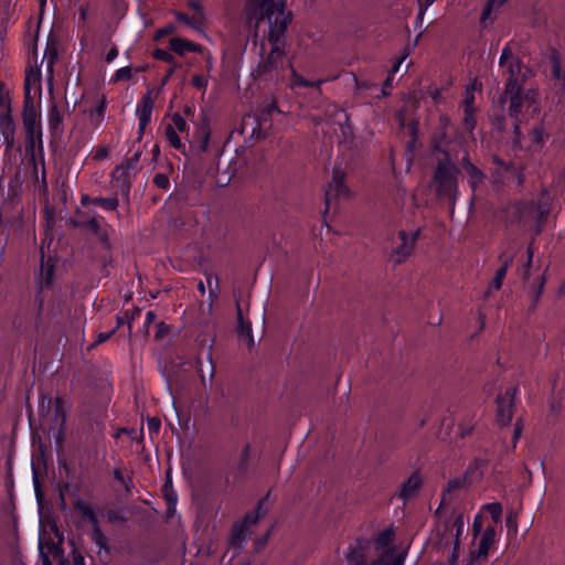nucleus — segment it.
<instances>
[{"mask_svg": "<svg viewBox=\"0 0 565 565\" xmlns=\"http://www.w3.org/2000/svg\"><path fill=\"white\" fill-rule=\"evenodd\" d=\"M92 540L100 550L109 551L108 540L103 532L100 524H97L93 527Z\"/></svg>", "mask_w": 565, "mask_h": 565, "instance_id": "40", "label": "nucleus"}, {"mask_svg": "<svg viewBox=\"0 0 565 565\" xmlns=\"http://www.w3.org/2000/svg\"><path fill=\"white\" fill-rule=\"evenodd\" d=\"M188 7L194 11L193 17L199 19L204 24L205 21V11L203 6L198 0H189Z\"/></svg>", "mask_w": 565, "mask_h": 565, "instance_id": "46", "label": "nucleus"}, {"mask_svg": "<svg viewBox=\"0 0 565 565\" xmlns=\"http://www.w3.org/2000/svg\"><path fill=\"white\" fill-rule=\"evenodd\" d=\"M459 168L448 154L440 159L433 174V183L439 198L455 200L458 191L457 175Z\"/></svg>", "mask_w": 565, "mask_h": 565, "instance_id": "1", "label": "nucleus"}, {"mask_svg": "<svg viewBox=\"0 0 565 565\" xmlns=\"http://www.w3.org/2000/svg\"><path fill=\"white\" fill-rule=\"evenodd\" d=\"M106 107H107V102H106L105 97H103L98 102V104L94 107V109L92 110V115L103 118L105 115V111H106Z\"/></svg>", "mask_w": 565, "mask_h": 565, "instance_id": "58", "label": "nucleus"}, {"mask_svg": "<svg viewBox=\"0 0 565 565\" xmlns=\"http://www.w3.org/2000/svg\"><path fill=\"white\" fill-rule=\"evenodd\" d=\"M177 150L182 152L186 149V143H170ZM228 143H188L189 150L195 153L200 160H206L210 152L214 153V157L220 156L221 146H227Z\"/></svg>", "mask_w": 565, "mask_h": 565, "instance_id": "12", "label": "nucleus"}, {"mask_svg": "<svg viewBox=\"0 0 565 565\" xmlns=\"http://www.w3.org/2000/svg\"><path fill=\"white\" fill-rule=\"evenodd\" d=\"M547 58L551 67L553 102L557 110L565 116V63L561 52L555 47L550 49Z\"/></svg>", "mask_w": 565, "mask_h": 565, "instance_id": "3", "label": "nucleus"}, {"mask_svg": "<svg viewBox=\"0 0 565 565\" xmlns=\"http://www.w3.org/2000/svg\"><path fill=\"white\" fill-rule=\"evenodd\" d=\"M509 100V115L514 129V138L512 141H520L521 132L518 116L522 113L525 102L529 100V94L524 92V85L514 87L513 89H504L500 97V103L504 105Z\"/></svg>", "mask_w": 565, "mask_h": 565, "instance_id": "5", "label": "nucleus"}, {"mask_svg": "<svg viewBox=\"0 0 565 565\" xmlns=\"http://www.w3.org/2000/svg\"><path fill=\"white\" fill-rule=\"evenodd\" d=\"M135 177V173L126 171L120 166H116L110 173L111 183L116 190L115 194L129 202L132 180Z\"/></svg>", "mask_w": 565, "mask_h": 565, "instance_id": "11", "label": "nucleus"}, {"mask_svg": "<svg viewBox=\"0 0 565 565\" xmlns=\"http://www.w3.org/2000/svg\"><path fill=\"white\" fill-rule=\"evenodd\" d=\"M113 476H114L115 480H117L118 482H120V483L125 487V489H126L127 491H129V490H130V487L132 486V480H131L130 478H127V479H126V478L124 477V475H122V472H121V470H120V469L115 468V469L113 470Z\"/></svg>", "mask_w": 565, "mask_h": 565, "instance_id": "54", "label": "nucleus"}, {"mask_svg": "<svg viewBox=\"0 0 565 565\" xmlns=\"http://www.w3.org/2000/svg\"><path fill=\"white\" fill-rule=\"evenodd\" d=\"M210 136H211V134H210L209 121L204 115H201L200 122H196V137H198L196 141H204V142L211 141Z\"/></svg>", "mask_w": 565, "mask_h": 565, "instance_id": "41", "label": "nucleus"}, {"mask_svg": "<svg viewBox=\"0 0 565 565\" xmlns=\"http://www.w3.org/2000/svg\"><path fill=\"white\" fill-rule=\"evenodd\" d=\"M495 535H497L495 526L494 525L487 526V529L483 531V533L480 537L478 550L475 555L476 558H487L488 557L490 547L495 542Z\"/></svg>", "mask_w": 565, "mask_h": 565, "instance_id": "25", "label": "nucleus"}, {"mask_svg": "<svg viewBox=\"0 0 565 565\" xmlns=\"http://www.w3.org/2000/svg\"><path fill=\"white\" fill-rule=\"evenodd\" d=\"M175 31V26L172 23L164 25L156 31V39H161L172 34Z\"/></svg>", "mask_w": 565, "mask_h": 565, "instance_id": "61", "label": "nucleus"}, {"mask_svg": "<svg viewBox=\"0 0 565 565\" xmlns=\"http://www.w3.org/2000/svg\"><path fill=\"white\" fill-rule=\"evenodd\" d=\"M25 145V152H26V161L28 164L32 167V177L35 181H39V170L36 164V158H35V150L39 149L40 151L43 150V143H24Z\"/></svg>", "mask_w": 565, "mask_h": 565, "instance_id": "33", "label": "nucleus"}, {"mask_svg": "<svg viewBox=\"0 0 565 565\" xmlns=\"http://www.w3.org/2000/svg\"><path fill=\"white\" fill-rule=\"evenodd\" d=\"M57 57L56 51L54 49H46L44 52L43 61H46V71L50 74H53V68L55 64V60Z\"/></svg>", "mask_w": 565, "mask_h": 565, "instance_id": "49", "label": "nucleus"}, {"mask_svg": "<svg viewBox=\"0 0 565 565\" xmlns=\"http://www.w3.org/2000/svg\"><path fill=\"white\" fill-rule=\"evenodd\" d=\"M250 454L252 447L249 444H246L241 450L239 459L235 467V479L245 480L249 470Z\"/></svg>", "mask_w": 565, "mask_h": 565, "instance_id": "28", "label": "nucleus"}, {"mask_svg": "<svg viewBox=\"0 0 565 565\" xmlns=\"http://www.w3.org/2000/svg\"><path fill=\"white\" fill-rule=\"evenodd\" d=\"M499 262L501 263V266L497 269L495 275L489 286L490 289H493V290L501 289V287L503 285V280L507 276V273L514 262V256L508 255L505 252H502L499 255Z\"/></svg>", "mask_w": 565, "mask_h": 565, "instance_id": "20", "label": "nucleus"}, {"mask_svg": "<svg viewBox=\"0 0 565 565\" xmlns=\"http://www.w3.org/2000/svg\"><path fill=\"white\" fill-rule=\"evenodd\" d=\"M49 129L53 139L60 138L63 131V115L56 106L49 111Z\"/></svg>", "mask_w": 565, "mask_h": 565, "instance_id": "29", "label": "nucleus"}, {"mask_svg": "<svg viewBox=\"0 0 565 565\" xmlns=\"http://www.w3.org/2000/svg\"><path fill=\"white\" fill-rule=\"evenodd\" d=\"M49 548H50V554L52 555V558L54 559V562L60 558L62 559L65 556L64 550L60 544L51 543Z\"/></svg>", "mask_w": 565, "mask_h": 565, "instance_id": "57", "label": "nucleus"}, {"mask_svg": "<svg viewBox=\"0 0 565 565\" xmlns=\"http://www.w3.org/2000/svg\"><path fill=\"white\" fill-rule=\"evenodd\" d=\"M56 264L53 257L45 259L44 252L41 250V264L34 274V285L38 289L51 290L54 286Z\"/></svg>", "mask_w": 565, "mask_h": 565, "instance_id": "8", "label": "nucleus"}, {"mask_svg": "<svg viewBox=\"0 0 565 565\" xmlns=\"http://www.w3.org/2000/svg\"><path fill=\"white\" fill-rule=\"evenodd\" d=\"M237 333L241 338L253 341L252 322L244 319L239 305H237Z\"/></svg>", "mask_w": 565, "mask_h": 565, "instance_id": "35", "label": "nucleus"}, {"mask_svg": "<svg viewBox=\"0 0 565 565\" xmlns=\"http://www.w3.org/2000/svg\"><path fill=\"white\" fill-rule=\"evenodd\" d=\"M420 236V230H416L412 233L401 230L397 233L399 243L392 249L391 258L396 264H403L406 262L415 249V245Z\"/></svg>", "mask_w": 565, "mask_h": 565, "instance_id": "6", "label": "nucleus"}, {"mask_svg": "<svg viewBox=\"0 0 565 565\" xmlns=\"http://www.w3.org/2000/svg\"><path fill=\"white\" fill-rule=\"evenodd\" d=\"M462 109L476 110V107H475V96L469 90V88H467L466 96H465V98L462 100Z\"/></svg>", "mask_w": 565, "mask_h": 565, "instance_id": "59", "label": "nucleus"}, {"mask_svg": "<svg viewBox=\"0 0 565 565\" xmlns=\"http://www.w3.org/2000/svg\"><path fill=\"white\" fill-rule=\"evenodd\" d=\"M169 49L181 56H184L188 52H194V53H203L204 46L198 43H194L190 40L183 39V38H172L169 41Z\"/></svg>", "mask_w": 565, "mask_h": 565, "instance_id": "19", "label": "nucleus"}, {"mask_svg": "<svg viewBox=\"0 0 565 565\" xmlns=\"http://www.w3.org/2000/svg\"><path fill=\"white\" fill-rule=\"evenodd\" d=\"M76 215L78 220L74 221V226L86 230L94 235L99 234V231L102 230L100 222L104 221L103 216L94 213L93 216L84 218L85 213L79 210L76 211Z\"/></svg>", "mask_w": 565, "mask_h": 565, "instance_id": "24", "label": "nucleus"}, {"mask_svg": "<svg viewBox=\"0 0 565 565\" xmlns=\"http://www.w3.org/2000/svg\"><path fill=\"white\" fill-rule=\"evenodd\" d=\"M147 426L150 434H158L161 427V422L157 417H150L147 420Z\"/></svg>", "mask_w": 565, "mask_h": 565, "instance_id": "60", "label": "nucleus"}, {"mask_svg": "<svg viewBox=\"0 0 565 565\" xmlns=\"http://www.w3.org/2000/svg\"><path fill=\"white\" fill-rule=\"evenodd\" d=\"M15 128L17 125L11 116L10 105H7L6 110L0 114V138H3V141H15Z\"/></svg>", "mask_w": 565, "mask_h": 565, "instance_id": "22", "label": "nucleus"}, {"mask_svg": "<svg viewBox=\"0 0 565 565\" xmlns=\"http://www.w3.org/2000/svg\"><path fill=\"white\" fill-rule=\"evenodd\" d=\"M512 58H516V56L513 55L511 46L509 44H505L499 57V66L505 68L509 62L512 61Z\"/></svg>", "mask_w": 565, "mask_h": 565, "instance_id": "47", "label": "nucleus"}, {"mask_svg": "<svg viewBox=\"0 0 565 565\" xmlns=\"http://www.w3.org/2000/svg\"><path fill=\"white\" fill-rule=\"evenodd\" d=\"M173 15L179 22L186 24L191 29L199 31V32L203 31V28H204L203 23L201 21H199V19H195L193 15L191 17L188 13L182 12V11H174Z\"/></svg>", "mask_w": 565, "mask_h": 565, "instance_id": "38", "label": "nucleus"}, {"mask_svg": "<svg viewBox=\"0 0 565 565\" xmlns=\"http://www.w3.org/2000/svg\"><path fill=\"white\" fill-rule=\"evenodd\" d=\"M189 130L186 119L180 113H174L171 117V122L166 127L168 141H181L178 132H185Z\"/></svg>", "mask_w": 565, "mask_h": 565, "instance_id": "21", "label": "nucleus"}, {"mask_svg": "<svg viewBox=\"0 0 565 565\" xmlns=\"http://www.w3.org/2000/svg\"><path fill=\"white\" fill-rule=\"evenodd\" d=\"M523 67L524 63L520 57L512 58V61L509 62L504 70V74L507 75L504 89H513L524 84V77L522 76Z\"/></svg>", "mask_w": 565, "mask_h": 565, "instance_id": "13", "label": "nucleus"}, {"mask_svg": "<svg viewBox=\"0 0 565 565\" xmlns=\"http://www.w3.org/2000/svg\"><path fill=\"white\" fill-rule=\"evenodd\" d=\"M169 331H170V327L167 323H164L163 321H160V322L156 323L154 338L157 340H161L168 335Z\"/></svg>", "mask_w": 565, "mask_h": 565, "instance_id": "56", "label": "nucleus"}, {"mask_svg": "<svg viewBox=\"0 0 565 565\" xmlns=\"http://www.w3.org/2000/svg\"><path fill=\"white\" fill-rule=\"evenodd\" d=\"M191 84L199 90L205 93L209 84L207 77L202 74H194L191 78Z\"/></svg>", "mask_w": 565, "mask_h": 565, "instance_id": "50", "label": "nucleus"}, {"mask_svg": "<svg viewBox=\"0 0 565 565\" xmlns=\"http://www.w3.org/2000/svg\"><path fill=\"white\" fill-rule=\"evenodd\" d=\"M93 204L100 207L102 210H104L106 212H113L118 209L119 199H118L117 194L109 196V198L96 196L93 200Z\"/></svg>", "mask_w": 565, "mask_h": 565, "instance_id": "36", "label": "nucleus"}, {"mask_svg": "<svg viewBox=\"0 0 565 565\" xmlns=\"http://www.w3.org/2000/svg\"><path fill=\"white\" fill-rule=\"evenodd\" d=\"M162 497L167 505H177L179 495L174 489H161Z\"/></svg>", "mask_w": 565, "mask_h": 565, "instance_id": "51", "label": "nucleus"}, {"mask_svg": "<svg viewBox=\"0 0 565 565\" xmlns=\"http://www.w3.org/2000/svg\"><path fill=\"white\" fill-rule=\"evenodd\" d=\"M483 509L490 514L494 525L501 522L502 505L499 502L487 503Z\"/></svg>", "mask_w": 565, "mask_h": 565, "instance_id": "42", "label": "nucleus"}, {"mask_svg": "<svg viewBox=\"0 0 565 565\" xmlns=\"http://www.w3.org/2000/svg\"><path fill=\"white\" fill-rule=\"evenodd\" d=\"M463 515L462 514H456L452 515L450 519L445 520L444 526H443V539H445L448 534H451L452 531L456 532L455 534V541H459L461 534L463 533Z\"/></svg>", "mask_w": 565, "mask_h": 565, "instance_id": "27", "label": "nucleus"}, {"mask_svg": "<svg viewBox=\"0 0 565 565\" xmlns=\"http://www.w3.org/2000/svg\"><path fill=\"white\" fill-rule=\"evenodd\" d=\"M372 540L363 536L356 537L344 552L349 565H367V554Z\"/></svg>", "mask_w": 565, "mask_h": 565, "instance_id": "10", "label": "nucleus"}, {"mask_svg": "<svg viewBox=\"0 0 565 565\" xmlns=\"http://www.w3.org/2000/svg\"><path fill=\"white\" fill-rule=\"evenodd\" d=\"M152 57L157 61H161L170 65L162 78V85H166L169 82V79L173 76L175 71L181 67V64L175 60V57L170 52L160 47H157L152 51Z\"/></svg>", "mask_w": 565, "mask_h": 565, "instance_id": "18", "label": "nucleus"}, {"mask_svg": "<svg viewBox=\"0 0 565 565\" xmlns=\"http://www.w3.org/2000/svg\"><path fill=\"white\" fill-rule=\"evenodd\" d=\"M348 196L349 195V189L344 184V173L340 169H333L332 172V179L329 183L328 189L324 192V201L327 209H329L330 205V196Z\"/></svg>", "mask_w": 565, "mask_h": 565, "instance_id": "14", "label": "nucleus"}, {"mask_svg": "<svg viewBox=\"0 0 565 565\" xmlns=\"http://www.w3.org/2000/svg\"><path fill=\"white\" fill-rule=\"evenodd\" d=\"M533 211L536 213L537 222L544 223L551 212L552 198L546 189H543L535 201L531 203Z\"/></svg>", "mask_w": 565, "mask_h": 565, "instance_id": "17", "label": "nucleus"}, {"mask_svg": "<svg viewBox=\"0 0 565 565\" xmlns=\"http://www.w3.org/2000/svg\"><path fill=\"white\" fill-rule=\"evenodd\" d=\"M95 236L98 238V241L105 248H110V241L105 230L102 228L99 231V234H96Z\"/></svg>", "mask_w": 565, "mask_h": 565, "instance_id": "64", "label": "nucleus"}, {"mask_svg": "<svg viewBox=\"0 0 565 565\" xmlns=\"http://www.w3.org/2000/svg\"><path fill=\"white\" fill-rule=\"evenodd\" d=\"M516 391V387H510L504 393L499 394L495 399L497 418L502 426L510 425L512 420Z\"/></svg>", "mask_w": 565, "mask_h": 565, "instance_id": "9", "label": "nucleus"}, {"mask_svg": "<svg viewBox=\"0 0 565 565\" xmlns=\"http://www.w3.org/2000/svg\"><path fill=\"white\" fill-rule=\"evenodd\" d=\"M422 478L418 472H413L409 478L402 483L399 497L404 502L417 494L422 488Z\"/></svg>", "mask_w": 565, "mask_h": 565, "instance_id": "26", "label": "nucleus"}, {"mask_svg": "<svg viewBox=\"0 0 565 565\" xmlns=\"http://www.w3.org/2000/svg\"><path fill=\"white\" fill-rule=\"evenodd\" d=\"M262 516L258 514L257 511H247L244 515V518L241 520L242 523H245V526L249 530L252 525H255L259 522Z\"/></svg>", "mask_w": 565, "mask_h": 565, "instance_id": "48", "label": "nucleus"}, {"mask_svg": "<svg viewBox=\"0 0 565 565\" xmlns=\"http://www.w3.org/2000/svg\"><path fill=\"white\" fill-rule=\"evenodd\" d=\"M286 49L284 45H271L270 52L263 57L255 70L257 78L268 81L278 76L279 72L285 67Z\"/></svg>", "mask_w": 565, "mask_h": 565, "instance_id": "4", "label": "nucleus"}, {"mask_svg": "<svg viewBox=\"0 0 565 565\" xmlns=\"http://www.w3.org/2000/svg\"><path fill=\"white\" fill-rule=\"evenodd\" d=\"M132 78V70L130 66H124L118 68L115 74L111 76L110 82H128Z\"/></svg>", "mask_w": 565, "mask_h": 565, "instance_id": "43", "label": "nucleus"}, {"mask_svg": "<svg viewBox=\"0 0 565 565\" xmlns=\"http://www.w3.org/2000/svg\"><path fill=\"white\" fill-rule=\"evenodd\" d=\"M494 162L502 168L503 173H504L502 175V179L500 180V182L504 183L505 181H508V182L515 183L518 186L523 185L524 174L522 173L521 169L519 167H516L515 163H508L498 158H494ZM494 180H495V182H499L498 177H495Z\"/></svg>", "mask_w": 565, "mask_h": 565, "instance_id": "15", "label": "nucleus"}, {"mask_svg": "<svg viewBox=\"0 0 565 565\" xmlns=\"http://www.w3.org/2000/svg\"><path fill=\"white\" fill-rule=\"evenodd\" d=\"M266 14L269 23L268 42L270 45H284L286 49L285 33L292 21V14L286 11L284 2H274L267 7Z\"/></svg>", "mask_w": 565, "mask_h": 565, "instance_id": "2", "label": "nucleus"}, {"mask_svg": "<svg viewBox=\"0 0 565 565\" xmlns=\"http://www.w3.org/2000/svg\"><path fill=\"white\" fill-rule=\"evenodd\" d=\"M152 181H153V184L161 190H168L170 188L169 177L164 173L154 174Z\"/></svg>", "mask_w": 565, "mask_h": 565, "instance_id": "52", "label": "nucleus"}, {"mask_svg": "<svg viewBox=\"0 0 565 565\" xmlns=\"http://www.w3.org/2000/svg\"><path fill=\"white\" fill-rule=\"evenodd\" d=\"M249 530L245 526V523L241 521L235 522L232 526L231 531V544L233 546H242L249 539Z\"/></svg>", "mask_w": 565, "mask_h": 565, "instance_id": "31", "label": "nucleus"}, {"mask_svg": "<svg viewBox=\"0 0 565 565\" xmlns=\"http://www.w3.org/2000/svg\"><path fill=\"white\" fill-rule=\"evenodd\" d=\"M141 154L142 150L137 149L130 157L125 158L119 166L124 168L126 171H129L137 175L138 171L140 170L139 161Z\"/></svg>", "mask_w": 565, "mask_h": 565, "instance_id": "37", "label": "nucleus"}, {"mask_svg": "<svg viewBox=\"0 0 565 565\" xmlns=\"http://www.w3.org/2000/svg\"><path fill=\"white\" fill-rule=\"evenodd\" d=\"M462 113H463L462 122H463L465 129L468 131H472L477 124L476 110L462 109Z\"/></svg>", "mask_w": 565, "mask_h": 565, "instance_id": "45", "label": "nucleus"}, {"mask_svg": "<svg viewBox=\"0 0 565 565\" xmlns=\"http://www.w3.org/2000/svg\"><path fill=\"white\" fill-rule=\"evenodd\" d=\"M74 508L76 511H78L82 516L87 520L92 526L94 527L95 525L99 524V520L95 513V511L93 510V508L86 503L85 501L83 500H77L75 503H74Z\"/></svg>", "mask_w": 565, "mask_h": 565, "instance_id": "34", "label": "nucleus"}, {"mask_svg": "<svg viewBox=\"0 0 565 565\" xmlns=\"http://www.w3.org/2000/svg\"><path fill=\"white\" fill-rule=\"evenodd\" d=\"M393 81H394V77H392V75H387V77L385 78V81L383 83L382 89H381L382 97H387L391 94L390 89L393 86Z\"/></svg>", "mask_w": 565, "mask_h": 565, "instance_id": "63", "label": "nucleus"}, {"mask_svg": "<svg viewBox=\"0 0 565 565\" xmlns=\"http://www.w3.org/2000/svg\"><path fill=\"white\" fill-rule=\"evenodd\" d=\"M22 121L25 132L24 141H43L40 114L34 105L29 102L24 104Z\"/></svg>", "mask_w": 565, "mask_h": 565, "instance_id": "7", "label": "nucleus"}, {"mask_svg": "<svg viewBox=\"0 0 565 565\" xmlns=\"http://www.w3.org/2000/svg\"><path fill=\"white\" fill-rule=\"evenodd\" d=\"M461 169L468 177V183L475 192L478 186L483 183L486 178L484 173L470 161L468 154L463 156L461 160Z\"/></svg>", "mask_w": 565, "mask_h": 565, "instance_id": "16", "label": "nucleus"}, {"mask_svg": "<svg viewBox=\"0 0 565 565\" xmlns=\"http://www.w3.org/2000/svg\"><path fill=\"white\" fill-rule=\"evenodd\" d=\"M290 67H292L290 65ZM326 82V79H317V81H309L306 79L302 75H300L295 68H291V87H306V88H315L320 90L322 84Z\"/></svg>", "mask_w": 565, "mask_h": 565, "instance_id": "32", "label": "nucleus"}, {"mask_svg": "<svg viewBox=\"0 0 565 565\" xmlns=\"http://www.w3.org/2000/svg\"><path fill=\"white\" fill-rule=\"evenodd\" d=\"M44 291L45 290H43V289L35 288V292H34L33 305H34L35 328L36 329L39 328V323L42 319V315H43V310H44V303H45V298L43 295Z\"/></svg>", "mask_w": 565, "mask_h": 565, "instance_id": "39", "label": "nucleus"}, {"mask_svg": "<svg viewBox=\"0 0 565 565\" xmlns=\"http://www.w3.org/2000/svg\"><path fill=\"white\" fill-rule=\"evenodd\" d=\"M269 497H270V490L266 493L265 497H263L256 504L255 509H253V511H257L258 514L264 518L267 512H268V507H267V502L269 500Z\"/></svg>", "mask_w": 565, "mask_h": 565, "instance_id": "53", "label": "nucleus"}, {"mask_svg": "<svg viewBox=\"0 0 565 565\" xmlns=\"http://www.w3.org/2000/svg\"><path fill=\"white\" fill-rule=\"evenodd\" d=\"M154 102L151 97V92H147L138 102L136 114L141 125H149L153 111Z\"/></svg>", "mask_w": 565, "mask_h": 565, "instance_id": "23", "label": "nucleus"}, {"mask_svg": "<svg viewBox=\"0 0 565 565\" xmlns=\"http://www.w3.org/2000/svg\"><path fill=\"white\" fill-rule=\"evenodd\" d=\"M109 154V149L107 147L98 146L93 149L92 151V158L95 161H103L105 160Z\"/></svg>", "mask_w": 565, "mask_h": 565, "instance_id": "55", "label": "nucleus"}, {"mask_svg": "<svg viewBox=\"0 0 565 565\" xmlns=\"http://www.w3.org/2000/svg\"><path fill=\"white\" fill-rule=\"evenodd\" d=\"M279 107L275 100L269 102L260 111L259 119L267 121L274 114H279Z\"/></svg>", "mask_w": 565, "mask_h": 565, "instance_id": "44", "label": "nucleus"}, {"mask_svg": "<svg viewBox=\"0 0 565 565\" xmlns=\"http://www.w3.org/2000/svg\"><path fill=\"white\" fill-rule=\"evenodd\" d=\"M459 544L460 542L457 541H454V548H452V552L449 556V565H458V558H459Z\"/></svg>", "mask_w": 565, "mask_h": 565, "instance_id": "62", "label": "nucleus"}, {"mask_svg": "<svg viewBox=\"0 0 565 565\" xmlns=\"http://www.w3.org/2000/svg\"><path fill=\"white\" fill-rule=\"evenodd\" d=\"M395 539V529L394 525L391 524L390 526L385 527L383 531L377 533L373 540L375 544V548L377 551L386 550L388 548L393 541Z\"/></svg>", "mask_w": 565, "mask_h": 565, "instance_id": "30", "label": "nucleus"}]
</instances>
